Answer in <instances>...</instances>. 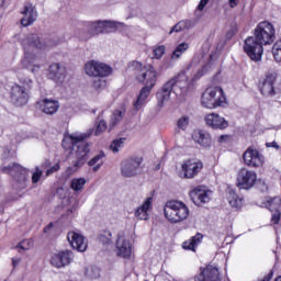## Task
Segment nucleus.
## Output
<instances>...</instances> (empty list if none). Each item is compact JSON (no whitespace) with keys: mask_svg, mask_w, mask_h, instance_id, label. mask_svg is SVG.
I'll return each instance as SVG.
<instances>
[{"mask_svg":"<svg viewBox=\"0 0 281 281\" xmlns=\"http://www.w3.org/2000/svg\"><path fill=\"white\" fill-rule=\"evenodd\" d=\"M132 67L135 70L137 82L145 85L140 89L138 97L134 102V109L139 111L142 110V106L146 104V100H148V95H150L153 87L157 85V70L153 65H144L139 61H133Z\"/></svg>","mask_w":281,"mask_h":281,"instance_id":"nucleus-1","label":"nucleus"},{"mask_svg":"<svg viewBox=\"0 0 281 281\" xmlns=\"http://www.w3.org/2000/svg\"><path fill=\"white\" fill-rule=\"evenodd\" d=\"M192 89H194V83L188 79V75L184 71L177 74L165 82L161 90L157 92L158 106L161 109L165 102L170 100L171 93L186 98Z\"/></svg>","mask_w":281,"mask_h":281,"instance_id":"nucleus-2","label":"nucleus"},{"mask_svg":"<svg viewBox=\"0 0 281 281\" xmlns=\"http://www.w3.org/2000/svg\"><path fill=\"white\" fill-rule=\"evenodd\" d=\"M63 40L55 38L53 41H43L36 34H30L22 40V46L24 49L25 57L23 59V66L29 69L32 74H36L41 69V65L36 63V55L32 54V49H49L55 45H60Z\"/></svg>","mask_w":281,"mask_h":281,"instance_id":"nucleus-3","label":"nucleus"},{"mask_svg":"<svg viewBox=\"0 0 281 281\" xmlns=\"http://www.w3.org/2000/svg\"><path fill=\"white\" fill-rule=\"evenodd\" d=\"M91 134H71L64 138L61 146L65 150H69L71 148L75 160L72 161V166L75 170L82 168L87 160L89 159V153L91 149L89 148V143L85 142L88 139Z\"/></svg>","mask_w":281,"mask_h":281,"instance_id":"nucleus-4","label":"nucleus"},{"mask_svg":"<svg viewBox=\"0 0 281 281\" xmlns=\"http://www.w3.org/2000/svg\"><path fill=\"white\" fill-rule=\"evenodd\" d=\"M20 83H13L10 91V100L15 106H25L30 102L34 81L23 75L18 76Z\"/></svg>","mask_w":281,"mask_h":281,"instance_id":"nucleus-5","label":"nucleus"},{"mask_svg":"<svg viewBox=\"0 0 281 281\" xmlns=\"http://www.w3.org/2000/svg\"><path fill=\"white\" fill-rule=\"evenodd\" d=\"M85 71L87 76H91L93 78L92 80V87L95 91H102L103 89H106V80L102 78H106L108 76H111V72L113 69L111 66L91 60L88 61L85 66Z\"/></svg>","mask_w":281,"mask_h":281,"instance_id":"nucleus-6","label":"nucleus"},{"mask_svg":"<svg viewBox=\"0 0 281 281\" xmlns=\"http://www.w3.org/2000/svg\"><path fill=\"white\" fill-rule=\"evenodd\" d=\"M119 23L115 21L87 22L82 30L78 32L80 41H89L98 34H111L117 30Z\"/></svg>","mask_w":281,"mask_h":281,"instance_id":"nucleus-7","label":"nucleus"},{"mask_svg":"<svg viewBox=\"0 0 281 281\" xmlns=\"http://www.w3.org/2000/svg\"><path fill=\"white\" fill-rule=\"evenodd\" d=\"M201 104L204 109H218L227 104V97L221 87H210L202 93Z\"/></svg>","mask_w":281,"mask_h":281,"instance_id":"nucleus-8","label":"nucleus"},{"mask_svg":"<svg viewBox=\"0 0 281 281\" xmlns=\"http://www.w3.org/2000/svg\"><path fill=\"white\" fill-rule=\"evenodd\" d=\"M165 218L169 221V223H181L186 221L190 215V210L188 206L181 201H168L164 207Z\"/></svg>","mask_w":281,"mask_h":281,"instance_id":"nucleus-9","label":"nucleus"},{"mask_svg":"<svg viewBox=\"0 0 281 281\" xmlns=\"http://www.w3.org/2000/svg\"><path fill=\"white\" fill-rule=\"evenodd\" d=\"M144 158L142 156H132L121 161L120 172L124 179H135L144 170Z\"/></svg>","mask_w":281,"mask_h":281,"instance_id":"nucleus-10","label":"nucleus"},{"mask_svg":"<svg viewBox=\"0 0 281 281\" xmlns=\"http://www.w3.org/2000/svg\"><path fill=\"white\" fill-rule=\"evenodd\" d=\"M2 172L13 177L16 190H25L27 188V169L23 168V166L13 162L12 166L2 167Z\"/></svg>","mask_w":281,"mask_h":281,"instance_id":"nucleus-11","label":"nucleus"},{"mask_svg":"<svg viewBox=\"0 0 281 281\" xmlns=\"http://www.w3.org/2000/svg\"><path fill=\"white\" fill-rule=\"evenodd\" d=\"M244 52L254 63H260L265 54V45L257 40L256 35L245 40Z\"/></svg>","mask_w":281,"mask_h":281,"instance_id":"nucleus-12","label":"nucleus"},{"mask_svg":"<svg viewBox=\"0 0 281 281\" xmlns=\"http://www.w3.org/2000/svg\"><path fill=\"white\" fill-rule=\"evenodd\" d=\"M254 36L261 42V45H271L276 41V29L267 21L260 22L255 29Z\"/></svg>","mask_w":281,"mask_h":281,"instance_id":"nucleus-13","label":"nucleus"},{"mask_svg":"<svg viewBox=\"0 0 281 281\" xmlns=\"http://www.w3.org/2000/svg\"><path fill=\"white\" fill-rule=\"evenodd\" d=\"M257 180L258 176L255 171L243 168L237 176V186L240 190H251V188L256 186Z\"/></svg>","mask_w":281,"mask_h":281,"instance_id":"nucleus-14","label":"nucleus"},{"mask_svg":"<svg viewBox=\"0 0 281 281\" xmlns=\"http://www.w3.org/2000/svg\"><path fill=\"white\" fill-rule=\"evenodd\" d=\"M183 179H194L203 170V162L199 159H187L181 165Z\"/></svg>","mask_w":281,"mask_h":281,"instance_id":"nucleus-15","label":"nucleus"},{"mask_svg":"<svg viewBox=\"0 0 281 281\" xmlns=\"http://www.w3.org/2000/svg\"><path fill=\"white\" fill-rule=\"evenodd\" d=\"M243 159L248 168H260V166L265 164V156L254 147H248L246 149Z\"/></svg>","mask_w":281,"mask_h":281,"instance_id":"nucleus-16","label":"nucleus"},{"mask_svg":"<svg viewBox=\"0 0 281 281\" xmlns=\"http://www.w3.org/2000/svg\"><path fill=\"white\" fill-rule=\"evenodd\" d=\"M74 261V252L71 250H64L58 254H55L50 259V265L57 269H63L67 265H71Z\"/></svg>","mask_w":281,"mask_h":281,"instance_id":"nucleus-17","label":"nucleus"},{"mask_svg":"<svg viewBox=\"0 0 281 281\" xmlns=\"http://www.w3.org/2000/svg\"><path fill=\"white\" fill-rule=\"evenodd\" d=\"M194 281H221V272L216 267L209 265L201 269L200 274L194 277Z\"/></svg>","mask_w":281,"mask_h":281,"instance_id":"nucleus-18","label":"nucleus"},{"mask_svg":"<svg viewBox=\"0 0 281 281\" xmlns=\"http://www.w3.org/2000/svg\"><path fill=\"white\" fill-rule=\"evenodd\" d=\"M204 120L206 126H210L211 128L224 131V128H227V126H229L227 120H225V117H222L217 113L207 114Z\"/></svg>","mask_w":281,"mask_h":281,"instance_id":"nucleus-19","label":"nucleus"},{"mask_svg":"<svg viewBox=\"0 0 281 281\" xmlns=\"http://www.w3.org/2000/svg\"><path fill=\"white\" fill-rule=\"evenodd\" d=\"M23 18L21 19V25L24 27H27L29 25H32L34 21L38 18V12L36 11V7H34L32 3H27L24 7V10L22 11Z\"/></svg>","mask_w":281,"mask_h":281,"instance_id":"nucleus-20","label":"nucleus"},{"mask_svg":"<svg viewBox=\"0 0 281 281\" xmlns=\"http://www.w3.org/2000/svg\"><path fill=\"white\" fill-rule=\"evenodd\" d=\"M67 240L71 245L72 249L81 252L87 251V241H85V236L76 232H70L67 235Z\"/></svg>","mask_w":281,"mask_h":281,"instance_id":"nucleus-21","label":"nucleus"},{"mask_svg":"<svg viewBox=\"0 0 281 281\" xmlns=\"http://www.w3.org/2000/svg\"><path fill=\"white\" fill-rule=\"evenodd\" d=\"M273 85H276V76L268 75L259 85L262 95H266V98H269V95H276V88Z\"/></svg>","mask_w":281,"mask_h":281,"instance_id":"nucleus-22","label":"nucleus"},{"mask_svg":"<svg viewBox=\"0 0 281 281\" xmlns=\"http://www.w3.org/2000/svg\"><path fill=\"white\" fill-rule=\"evenodd\" d=\"M268 209L270 212H272L271 222L274 223V225H278L280 223V207H281V198L274 196L267 200Z\"/></svg>","mask_w":281,"mask_h":281,"instance_id":"nucleus-23","label":"nucleus"},{"mask_svg":"<svg viewBox=\"0 0 281 281\" xmlns=\"http://www.w3.org/2000/svg\"><path fill=\"white\" fill-rule=\"evenodd\" d=\"M131 241L124 237H119L116 240V255L121 258H131Z\"/></svg>","mask_w":281,"mask_h":281,"instance_id":"nucleus-24","label":"nucleus"},{"mask_svg":"<svg viewBox=\"0 0 281 281\" xmlns=\"http://www.w3.org/2000/svg\"><path fill=\"white\" fill-rule=\"evenodd\" d=\"M153 207V198H147L144 203L138 206L135 211V217L138 218V221H148V210Z\"/></svg>","mask_w":281,"mask_h":281,"instance_id":"nucleus-25","label":"nucleus"},{"mask_svg":"<svg viewBox=\"0 0 281 281\" xmlns=\"http://www.w3.org/2000/svg\"><path fill=\"white\" fill-rule=\"evenodd\" d=\"M192 139L200 144V146H203V148H210L212 144V138L210 137V134L199 130L193 132Z\"/></svg>","mask_w":281,"mask_h":281,"instance_id":"nucleus-26","label":"nucleus"},{"mask_svg":"<svg viewBox=\"0 0 281 281\" xmlns=\"http://www.w3.org/2000/svg\"><path fill=\"white\" fill-rule=\"evenodd\" d=\"M190 196L193 203L200 205V203H209L210 202V193L201 188H195L191 191Z\"/></svg>","mask_w":281,"mask_h":281,"instance_id":"nucleus-27","label":"nucleus"},{"mask_svg":"<svg viewBox=\"0 0 281 281\" xmlns=\"http://www.w3.org/2000/svg\"><path fill=\"white\" fill-rule=\"evenodd\" d=\"M49 76L53 80L63 81L65 80L66 71L65 67L60 66V64H52L48 68Z\"/></svg>","mask_w":281,"mask_h":281,"instance_id":"nucleus-28","label":"nucleus"},{"mask_svg":"<svg viewBox=\"0 0 281 281\" xmlns=\"http://www.w3.org/2000/svg\"><path fill=\"white\" fill-rule=\"evenodd\" d=\"M58 109H60V103L56 100L52 99H44L43 100V113H46V115H54V113L58 112Z\"/></svg>","mask_w":281,"mask_h":281,"instance_id":"nucleus-29","label":"nucleus"},{"mask_svg":"<svg viewBox=\"0 0 281 281\" xmlns=\"http://www.w3.org/2000/svg\"><path fill=\"white\" fill-rule=\"evenodd\" d=\"M104 157H106V155H104V151H100L88 161V166L92 168L93 172H98V170L102 168V166L104 165Z\"/></svg>","mask_w":281,"mask_h":281,"instance_id":"nucleus-30","label":"nucleus"},{"mask_svg":"<svg viewBox=\"0 0 281 281\" xmlns=\"http://www.w3.org/2000/svg\"><path fill=\"white\" fill-rule=\"evenodd\" d=\"M126 115V110H115L113 113H112V116L110 119V131L112 128H115V126H117V124H120V122H122L124 120Z\"/></svg>","mask_w":281,"mask_h":281,"instance_id":"nucleus-31","label":"nucleus"},{"mask_svg":"<svg viewBox=\"0 0 281 281\" xmlns=\"http://www.w3.org/2000/svg\"><path fill=\"white\" fill-rule=\"evenodd\" d=\"M227 201L231 207H235V210H240V207H243V199L238 198V194L234 190L228 192Z\"/></svg>","mask_w":281,"mask_h":281,"instance_id":"nucleus-32","label":"nucleus"},{"mask_svg":"<svg viewBox=\"0 0 281 281\" xmlns=\"http://www.w3.org/2000/svg\"><path fill=\"white\" fill-rule=\"evenodd\" d=\"M203 240V235L201 233H198L193 237H191L189 240L184 241L182 244L183 249H189L190 251H194V247L199 245Z\"/></svg>","mask_w":281,"mask_h":281,"instance_id":"nucleus-33","label":"nucleus"},{"mask_svg":"<svg viewBox=\"0 0 281 281\" xmlns=\"http://www.w3.org/2000/svg\"><path fill=\"white\" fill-rule=\"evenodd\" d=\"M190 47V45H188V43H181L179 44L175 50L171 54V60H177L179 58H181V56H183V54H186V52H188V48Z\"/></svg>","mask_w":281,"mask_h":281,"instance_id":"nucleus-34","label":"nucleus"},{"mask_svg":"<svg viewBox=\"0 0 281 281\" xmlns=\"http://www.w3.org/2000/svg\"><path fill=\"white\" fill-rule=\"evenodd\" d=\"M86 184H87V179H85V178H75L70 182V188L75 192H80V190H82V188H85Z\"/></svg>","mask_w":281,"mask_h":281,"instance_id":"nucleus-35","label":"nucleus"},{"mask_svg":"<svg viewBox=\"0 0 281 281\" xmlns=\"http://www.w3.org/2000/svg\"><path fill=\"white\" fill-rule=\"evenodd\" d=\"M85 276L90 280H98V278H100V268L98 267L87 268L85 271Z\"/></svg>","mask_w":281,"mask_h":281,"instance_id":"nucleus-36","label":"nucleus"},{"mask_svg":"<svg viewBox=\"0 0 281 281\" xmlns=\"http://www.w3.org/2000/svg\"><path fill=\"white\" fill-rule=\"evenodd\" d=\"M125 142H126V138H124V137L116 138L110 145V149L112 150V153H120V148L124 147Z\"/></svg>","mask_w":281,"mask_h":281,"instance_id":"nucleus-37","label":"nucleus"},{"mask_svg":"<svg viewBox=\"0 0 281 281\" xmlns=\"http://www.w3.org/2000/svg\"><path fill=\"white\" fill-rule=\"evenodd\" d=\"M272 54L277 63H281V40L277 41L272 46Z\"/></svg>","mask_w":281,"mask_h":281,"instance_id":"nucleus-38","label":"nucleus"},{"mask_svg":"<svg viewBox=\"0 0 281 281\" xmlns=\"http://www.w3.org/2000/svg\"><path fill=\"white\" fill-rule=\"evenodd\" d=\"M112 236L113 235L111 234V232L104 231L102 234L99 235V240L103 245H111Z\"/></svg>","mask_w":281,"mask_h":281,"instance_id":"nucleus-39","label":"nucleus"},{"mask_svg":"<svg viewBox=\"0 0 281 281\" xmlns=\"http://www.w3.org/2000/svg\"><path fill=\"white\" fill-rule=\"evenodd\" d=\"M189 124H190V117H188V116H182L177 121V127L180 131H186V128H188Z\"/></svg>","mask_w":281,"mask_h":281,"instance_id":"nucleus-40","label":"nucleus"},{"mask_svg":"<svg viewBox=\"0 0 281 281\" xmlns=\"http://www.w3.org/2000/svg\"><path fill=\"white\" fill-rule=\"evenodd\" d=\"M108 125H106V121L104 120H99V123L97 125V130L94 132V135H100L101 133H104V131H106Z\"/></svg>","mask_w":281,"mask_h":281,"instance_id":"nucleus-41","label":"nucleus"},{"mask_svg":"<svg viewBox=\"0 0 281 281\" xmlns=\"http://www.w3.org/2000/svg\"><path fill=\"white\" fill-rule=\"evenodd\" d=\"M41 177H43V170L36 167L35 172L32 175V183H38V181H41Z\"/></svg>","mask_w":281,"mask_h":281,"instance_id":"nucleus-42","label":"nucleus"},{"mask_svg":"<svg viewBox=\"0 0 281 281\" xmlns=\"http://www.w3.org/2000/svg\"><path fill=\"white\" fill-rule=\"evenodd\" d=\"M166 54V46L160 45L154 49V55L156 58H161Z\"/></svg>","mask_w":281,"mask_h":281,"instance_id":"nucleus-43","label":"nucleus"},{"mask_svg":"<svg viewBox=\"0 0 281 281\" xmlns=\"http://www.w3.org/2000/svg\"><path fill=\"white\" fill-rule=\"evenodd\" d=\"M207 65L203 66L202 69H199L195 74V76L193 77V80H199L200 78H202V76L205 75V72L207 71Z\"/></svg>","mask_w":281,"mask_h":281,"instance_id":"nucleus-44","label":"nucleus"},{"mask_svg":"<svg viewBox=\"0 0 281 281\" xmlns=\"http://www.w3.org/2000/svg\"><path fill=\"white\" fill-rule=\"evenodd\" d=\"M58 170H60V165L56 164L46 170V177H50V175H54V172H58Z\"/></svg>","mask_w":281,"mask_h":281,"instance_id":"nucleus-45","label":"nucleus"},{"mask_svg":"<svg viewBox=\"0 0 281 281\" xmlns=\"http://www.w3.org/2000/svg\"><path fill=\"white\" fill-rule=\"evenodd\" d=\"M18 247H19L20 249L27 250V249H30V241H29V240H23V241H21V243L18 245Z\"/></svg>","mask_w":281,"mask_h":281,"instance_id":"nucleus-46","label":"nucleus"},{"mask_svg":"<svg viewBox=\"0 0 281 281\" xmlns=\"http://www.w3.org/2000/svg\"><path fill=\"white\" fill-rule=\"evenodd\" d=\"M183 30V26H181V22L177 23L169 32V34H172V32H181Z\"/></svg>","mask_w":281,"mask_h":281,"instance_id":"nucleus-47","label":"nucleus"},{"mask_svg":"<svg viewBox=\"0 0 281 281\" xmlns=\"http://www.w3.org/2000/svg\"><path fill=\"white\" fill-rule=\"evenodd\" d=\"M267 148H276V150H280V145L274 140L272 143H267L266 144Z\"/></svg>","mask_w":281,"mask_h":281,"instance_id":"nucleus-48","label":"nucleus"},{"mask_svg":"<svg viewBox=\"0 0 281 281\" xmlns=\"http://www.w3.org/2000/svg\"><path fill=\"white\" fill-rule=\"evenodd\" d=\"M207 3H210V0H201L199 5H198V10H204L205 5H207Z\"/></svg>","mask_w":281,"mask_h":281,"instance_id":"nucleus-49","label":"nucleus"},{"mask_svg":"<svg viewBox=\"0 0 281 281\" xmlns=\"http://www.w3.org/2000/svg\"><path fill=\"white\" fill-rule=\"evenodd\" d=\"M54 227V223H49L47 226L44 227V234H49V231Z\"/></svg>","mask_w":281,"mask_h":281,"instance_id":"nucleus-50","label":"nucleus"},{"mask_svg":"<svg viewBox=\"0 0 281 281\" xmlns=\"http://www.w3.org/2000/svg\"><path fill=\"white\" fill-rule=\"evenodd\" d=\"M228 3L231 8H236V5H238V0H228Z\"/></svg>","mask_w":281,"mask_h":281,"instance_id":"nucleus-51","label":"nucleus"},{"mask_svg":"<svg viewBox=\"0 0 281 281\" xmlns=\"http://www.w3.org/2000/svg\"><path fill=\"white\" fill-rule=\"evenodd\" d=\"M19 262H21L20 259H12L13 267H16L19 265Z\"/></svg>","mask_w":281,"mask_h":281,"instance_id":"nucleus-52","label":"nucleus"},{"mask_svg":"<svg viewBox=\"0 0 281 281\" xmlns=\"http://www.w3.org/2000/svg\"><path fill=\"white\" fill-rule=\"evenodd\" d=\"M225 137H227V136L221 135L220 138H218V142L222 144V142H225Z\"/></svg>","mask_w":281,"mask_h":281,"instance_id":"nucleus-53","label":"nucleus"},{"mask_svg":"<svg viewBox=\"0 0 281 281\" xmlns=\"http://www.w3.org/2000/svg\"><path fill=\"white\" fill-rule=\"evenodd\" d=\"M274 281H281V276L277 277Z\"/></svg>","mask_w":281,"mask_h":281,"instance_id":"nucleus-54","label":"nucleus"},{"mask_svg":"<svg viewBox=\"0 0 281 281\" xmlns=\"http://www.w3.org/2000/svg\"><path fill=\"white\" fill-rule=\"evenodd\" d=\"M92 112L95 113V110H93Z\"/></svg>","mask_w":281,"mask_h":281,"instance_id":"nucleus-55","label":"nucleus"}]
</instances>
